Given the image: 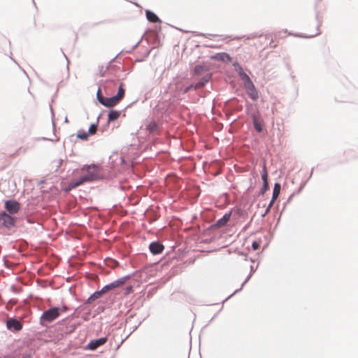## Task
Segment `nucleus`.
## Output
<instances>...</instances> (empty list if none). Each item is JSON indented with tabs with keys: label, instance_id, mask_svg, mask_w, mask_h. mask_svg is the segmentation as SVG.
<instances>
[{
	"label": "nucleus",
	"instance_id": "50",
	"mask_svg": "<svg viewBox=\"0 0 358 358\" xmlns=\"http://www.w3.org/2000/svg\"><path fill=\"white\" fill-rule=\"evenodd\" d=\"M64 122H68V119H67V117H65Z\"/></svg>",
	"mask_w": 358,
	"mask_h": 358
},
{
	"label": "nucleus",
	"instance_id": "22",
	"mask_svg": "<svg viewBox=\"0 0 358 358\" xmlns=\"http://www.w3.org/2000/svg\"><path fill=\"white\" fill-rule=\"evenodd\" d=\"M90 135V134L87 131L81 129L78 131L76 136L78 139L87 141Z\"/></svg>",
	"mask_w": 358,
	"mask_h": 358
},
{
	"label": "nucleus",
	"instance_id": "11",
	"mask_svg": "<svg viewBox=\"0 0 358 358\" xmlns=\"http://www.w3.org/2000/svg\"><path fill=\"white\" fill-rule=\"evenodd\" d=\"M149 250L152 255H157L161 254L163 252L164 250V246L161 242L158 241H152L149 245Z\"/></svg>",
	"mask_w": 358,
	"mask_h": 358
},
{
	"label": "nucleus",
	"instance_id": "54",
	"mask_svg": "<svg viewBox=\"0 0 358 358\" xmlns=\"http://www.w3.org/2000/svg\"><path fill=\"white\" fill-rule=\"evenodd\" d=\"M135 5L138 7L139 6V5L137 3H135Z\"/></svg>",
	"mask_w": 358,
	"mask_h": 358
},
{
	"label": "nucleus",
	"instance_id": "14",
	"mask_svg": "<svg viewBox=\"0 0 358 358\" xmlns=\"http://www.w3.org/2000/svg\"><path fill=\"white\" fill-rule=\"evenodd\" d=\"M120 99L115 94L113 96L106 97L103 106L107 108H113L116 106L120 101Z\"/></svg>",
	"mask_w": 358,
	"mask_h": 358
},
{
	"label": "nucleus",
	"instance_id": "36",
	"mask_svg": "<svg viewBox=\"0 0 358 358\" xmlns=\"http://www.w3.org/2000/svg\"><path fill=\"white\" fill-rule=\"evenodd\" d=\"M141 41V39L140 41H138V42H136L134 45H133L130 50H126V52L129 53L131 51H133L139 45Z\"/></svg>",
	"mask_w": 358,
	"mask_h": 358
},
{
	"label": "nucleus",
	"instance_id": "52",
	"mask_svg": "<svg viewBox=\"0 0 358 358\" xmlns=\"http://www.w3.org/2000/svg\"><path fill=\"white\" fill-rule=\"evenodd\" d=\"M10 59H12L13 61H14L15 62V61L14 60V59L11 56H10Z\"/></svg>",
	"mask_w": 358,
	"mask_h": 358
},
{
	"label": "nucleus",
	"instance_id": "40",
	"mask_svg": "<svg viewBox=\"0 0 358 358\" xmlns=\"http://www.w3.org/2000/svg\"><path fill=\"white\" fill-rule=\"evenodd\" d=\"M243 287L241 286L240 289H238L236 290H235L234 292V293L232 294H231L229 296H227V298L225 299V301H227L228 299H229V297H231V296H233L234 294H236L237 292H238L239 291H241Z\"/></svg>",
	"mask_w": 358,
	"mask_h": 358
},
{
	"label": "nucleus",
	"instance_id": "33",
	"mask_svg": "<svg viewBox=\"0 0 358 358\" xmlns=\"http://www.w3.org/2000/svg\"><path fill=\"white\" fill-rule=\"evenodd\" d=\"M255 270L253 268V266H250V274L248 275V277L246 278V279L245 280V281L242 283V287H243L248 282V280H250V278H251V276L252 275V273H254Z\"/></svg>",
	"mask_w": 358,
	"mask_h": 358
},
{
	"label": "nucleus",
	"instance_id": "35",
	"mask_svg": "<svg viewBox=\"0 0 358 358\" xmlns=\"http://www.w3.org/2000/svg\"><path fill=\"white\" fill-rule=\"evenodd\" d=\"M260 247V243L257 241H255L252 242V248L254 250H257Z\"/></svg>",
	"mask_w": 358,
	"mask_h": 358
},
{
	"label": "nucleus",
	"instance_id": "2",
	"mask_svg": "<svg viewBox=\"0 0 358 358\" xmlns=\"http://www.w3.org/2000/svg\"><path fill=\"white\" fill-rule=\"evenodd\" d=\"M60 315V309L57 306H52L45 310L40 317V324L46 327L48 323L53 322Z\"/></svg>",
	"mask_w": 358,
	"mask_h": 358
},
{
	"label": "nucleus",
	"instance_id": "29",
	"mask_svg": "<svg viewBox=\"0 0 358 358\" xmlns=\"http://www.w3.org/2000/svg\"><path fill=\"white\" fill-rule=\"evenodd\" d=\"M320 22H319L317 25V27H316V33L314 34H311V35H309V36H300V35H297L298 36H301V37H303V38H313V37H315V36H317L318 35H320L321 34L320 31Z\"/></svg>",
	"mask_w": 358,
	"mask_h": 358
},
{
	"label": "nucleus",
	"instance_id": "23",
	"mask_svg": "<svg viewBox=\"0 0 358 358\" xmlns=\"http://www.w3.org/2000/svg\"><path fill=\"white\" fill-rule=\"evenodd\" d=\"M229 212H231V215L234 214L238 217H244L246 214V213L243 210H242L241 208H231Z\"/></svg>",
	"mask_w": 358,
	"mask_h": 358
},
{
	"label": "nucleus",
	"instance_id": "46",
	"mask_svg": "<svg viewBox=\"0 0 358 358\" xmlns=\"http://www.w3.org/2000/svg\"><path fill=\"white\" fill-rule=\"evenodd\" d=\"M313 170H314V168H312L311 169V171L310 172V176H309V178H310L313 176Z\"/></svg>",
	"mask_w": 358,
	"mask_h": 358
},
{
	"label": "nucleus",
	"instance_id": "24",
	"mask_svg": "<svg viewBox=\"0 0 358 358\" xmlns=\"http://www.w3.org/2000/svg\"><path fill=\"white\" fill-rule=\"evenodd\" d=\"M125 94V90L123 87V84L121 83H120L118 88H117V92L116 93V95L118 96L120 100H122Z\"/></svg>",
	"mask_w": 358,
	"mask_h": 358
},
{
	"label": "nucleus",
	"instance_id": "34",
	"mask_svg": "<svg viewBox=\"0 0 358 358\" xmlns=\"http://www.w3.org/2000/svg\"><path fill=\"white\" fill-rule=\"evenodd\" d=\"M85 179V178H84L83 176H80L79 178L76 179L78 185L80 186L86 182Z\"/></svg>",
	"mask_w": 358,
	"mask_h": 358
},
{
	"label": "nucleus",
	"instance_id": "7",
	"mask_svg": "<svg viewBox=\"0 0 358 358\" xmlns=\"http://www.w3.org/2000/svg\"><path fill=\"white\" fill-rule=\"evenodd\" d=\"M250 117L252 119V122L254 129L258 133H262L264 131V124L263 119L262 118L259 112H257V113H252L250 115Z\"/></svg>",
	"mask_w": 358,
	"mask_h": 358
},
{
	"label": "nucleus",
	"instance_id": "31",
	"mask_svg": "<svg viewBox=\"0 0 358 358\" xmlns=\"http://www.w3.org/2000/svg\"><path fill=\"white\" fill-rule=\"evenodd\" d=\"M193 34L195 36H203V37H205V38H210V37H212V36H217V35H215V34H204V33H201V32H198V31H193Z\"/></svg>",
	"mask_w": 358,
	"mask_h": 358
},
{
	"label": "nucleus",
	"instance_id": "18",
	"mask_svg": "<svg viewBox=\"0 0 358 358\" xmlns=\"http://www.w3.org/2000/svg\"><path fill=\"white\" fill-rule=\"evenodd\" d=\"M145 16L147 20L152 23L161 22L159 17L152 10H146Z\"/></svg>",
	"mask_w": 358,
	"mask_h": 358
},
{
	"label": "nucleus",
	"instance_id": "47",
	"mask_svg": "<svg viewBox=\"0 0 358 358\" xmlns=\"http://www.w3.org/2000/svg\"><path fill=\"white\" fill-rule=\"evenodd\" d=\"M41 140H43V141H52V139H50V138H45V137L41 138Z\"/></svg>",
	"mask_w": 358,
	"mask_h": 358
},
{
	"label": "nucleus",
	"instance_id": "48",
	"mask_svg": "<svg viewBox=\"0 0 358 358\" xmlns=\"http://www.w3.org/2000/svg\"><path fill=\"white\" fill-rule=\"evenodd\" d=\"M66 310H67L66 306H64L62 307V310H63L64 312H65V311H66Z\"/></svg>",
	"mask_w": 358,
	"mask_h": 358
},
{
	"label": "nucleus",
	"instance_id": "20",
	"mask_svg": "<svg viewBox=\"0 0 358 358\" xmlns=\"http://www.w3.org/2000/svg\"><path fill=\"white\" fill-rule=\"evenodd\" d=\"M146 129L150 134H155L159 130V124L156 121H151L146 125Z\"/></svg>",
	"mask_w": 358,
	"mask_h": 358
},
{
	"label": "nucleus",
	"instance_id": "27",
	"mask_svg": "<svg viewBox=\"0 0 358 358\" xmlns=\"http://www.w3.org/2000/svg\"><path fill=\"white\" fill-rule=\"evenodd\" d=\"M191 90H197L196 86L195 85V83H192L181 90H182V94H185Z\"/></svg>",
	"mask_w": 358,
	"mask_h": 358
},
{
	"label": "nucleus",
	"instance_id": "5",
	"mask_svg": "<svg viewBox=\"0 0 358 358\" xmlns=\"http://www.w3.org/2000/svg\"><path fill=\"white\" fill-rule=\"evenodd\" d=\"M6 326L8 330L12 332H18L22 330L23 327L22 322L15 317H8L6 321Z\"/></svg>",
	"mask_w": 358,
	"mask_h": 358
},
{
	"label": "nucleus",
	"instance_id": "30",
	"mask_svg": "<svg viewBox=\"0 0 358 358\" xmlns=\"http://www.w3.org/2000/svg\"><path fill=\"white\" fill-rule=\"evenodd\" d=\"M98 127V123H92L90 124V127H89V129L87 131V132L90 134V135H93L95 134L96 132V129Z\"/></svg>",
	"mask_w": 358,
	"mask_h": 358
},
{
	"label": "nucleus",
	"instance_id": "25",
	"mask_svg": "<svg viewBox=\"0 0 358 358\" xmlns=\"http://www.w3.org/2000/svg\"><path fill=\"white\" fill-rule=\"evenodd\" d=\"M105 96H103L102 93H101V88L99 87L96 92V99L97 101H99V103L101 105H103V102H104V100H105Z\"/></svg>",
	"mask_w": 358,
	"mask_h": 358
},
{
	"label": "nucleus",
	"instance_id": "12",
	"mask_svg": "<svg viewBox=\"0 0 358 358\" xmlns=\"http://www.w3.org/2000/svg\"><path fill=\"white\" fill-rule=\"evenodd\" d=\"M231 216V212L226 213L221 218L217 220L215 224L212 225L213 228H220L227 225Z\"/></svg>",
	"mask_w": 358,
	"mask_h": 358
},
{
	"label": "nucleus",
	"instance_id": "43",
	"mask_svg": "<svg viewBox=\"0 0 358 358\" xmlns=\"http://www.w3.org/2000/svg\"><path fill=\"white\" fill-rule=\"evenodd\" d=\"M31 357H32V356L31 354H25V355H23L21 358H31Z\"/></svg>",
	"mask_w": 358,
	"mask_h": 358
},
{
	"label": "nucleus",
	"instance_id": "39",
	"mask_svg": "<svg viewBox=\"0 0 358 358\" xmlns=\"http://www.w3.org/2000/svg\"><path fill=\"white\" fill-rule=\"evenodd\" d=\"M243 287L241 286L240 289H238L236 290H235L234 292V293L232 294H231L229 296H227V298L225 299V301H227L228 299H229V297H231V296H233L234 294H236L237 292H238L239 291H241Z\"/></svg>",
	"mask_w": 358,
	"mask_h": 358
},
{
	"label": "nucleus",
	"instance_id": "32",
	"mask_svg": "<svg viewBox=\"0 0 358 358\" xmlns=\"http://www.w3.org/2000/svg\"><path fill=\"white\" fill-rule=\"evenodd\" d=\"M62 162H63V159H59L54 160L52 164V166L54 167H55V170H57L62 164Z\"/></svg>",
	"mask_w": 358,
	"mask_h": 358
},
{
	"label": "nucleus",
	"instance_id": "17",
	"mask_svg": "<svg viewBox=\"0 0 358 358\" xmlns=\"http://www.w3.org/2000/svg\"><path fill=\"white\" fill-rule=\"evenodd\" d=\"M121 111L117 110L114 109H110L108 114V122L107 124H108L110 122H114L117 120L121 115Z\"/></svg>",
	"mask_w": 358,
	"mask_h": 358
},
{
	"label": "nucleus",
	"instance_id": "6",
	"mask_svg": "<svg viewBox=\"0 0 358 358\" xmlns=\"http://www.w3.org/2000/svg\"><path fill=\"white\" fill-rule=\"evenodd\" d=\"M4 208L8 214L14 215L18 213L20 209V203L15 199L6 200L4 203Z\"/></svg>",
	"mask_w": 358,
	"mask_h": 358
},
{
	"label": "nucleus",
	"instance_id": "3",
	"mask_svg": "<svg viewBox=\"0 0 358 358\" xmlns=\"http://www.w3.org/2000/svg\"><path fill=\"white\" fill-rule=\"evenodd\" d=\"M17 218L11 214L5 211L0 213V224L5 228L10 229L15 226Z\"/></svg>",
	"mask_w": 358,
	"mask_h": 358
},
{
	"label": "nucleus",
	"instance_id": "1",
	"mask_svg": "<svg viewBox=\"0 0 358 358\" xmlns=\"http://www.w3.org/2000/svg\"><path fill=\"white\" fill-rule=\"evenodd\" d=\"M81 171L85 172L83 176L85 178L86 182H93L101 178L99 167L95 164H85L82 166Z\"/></svg>",
	"mask_w": 358,
	"mask_h": 358
},
{
	"label": "nucleus",
	"instance_id": "19",
	"mask_svg": "<svg viewBox=\"0 0 358 358\" xmlns=\"http://www.w3.org/2000/svg\"><path fill=\"white\" fill-rule=\"evenodd\" d=\"M207 73H209L208 69L204 65L196 64L194 68V74L195 76H200Z\"/></svg>",
	"mask_w": 358,
	"mask_h": 358
},
{
	"label": "nucleus",
	"instance_id": "10",
	"mask_svg": "<svg viewBox=\"0 0 358 358\" xmlns=\"http://www.w3.org/2000/svg\"><path fill=\"white\" fill-rule=\"evenodd\" d=\"M281 190V185L279 182H275L274 184L273 189V194L272 198L270 199V202L268 203V206L267 208L266 209L264 213L262 215V216H265L270 210L271 206H273V203L275 202V199L279 196Z\"/></svg>",
	"mask_w": 358,
	"mask_h": 358
},
{
	"label": "nucleus",
	"instance_id": "4",
	"mask_svg": "<svg viewBox=\"0 0 358 358\" xmlns=\"http://www.w3.org/2000/svg\"><path fill=\"white\" fill-rule=\"evenodd\" d=\"M243 87L248 96L253 101H257L259 98V94L251 78H248L243 82Z\"/></svg>",
	"mask_w": 358,
	"mask_h": 358
},
{
	"label": "nucleus",
	"instance_id": "9",
	"mask_svg": "<svg viewBox=\"0 0 358 358\" xmlns=\"http://www.w3.org/2000/svg\"><path fill=\"white\" fill-rule=\"evenodd\" d=\"M107 336L91 340L85 347V349L92 351L96 350L98 348L103 345L107 342Z\"/></svg>",
	"mask_w": 358,
	"mask_h": 358
},
{
	"label": "nucleus",
	"instance_id": "38",
	"mask_svg": "<svg viewBox=\"0 0 358 358\" xmlns=\"http://www.w3.org/2000/svg\"><path fill=\"white\" fill-rule=\"evenodd\" d=\"M243 287L241 286L240 289H238L236 290H235L234 292V293L232 294H231L229 296H227V298L225 299V301H227L228 299H229V297H231V296H233L234 294H236L237 292H238L239 291H241Z\"/></svg>",
	"mask_w": 358,
	"mask_h": 358
},
{
	"label": "nucleus",
	"instance_id": "45",
	"mask_svg": "<svg viewBox=\"0 0 358 358\" xmlns=\"http://www.w3.org/2000/svg\"><path fill=\"white\" fill-rule=\"evenodd\" d=\"M127 292H130L133 290V287L131 286H129L127 287Z\"/></svg>",
	"mask_w": 358,
	"mask_h": 358
},
{
	"label": "nucleus",
	"instance_id": "37",
	"mask_svg": "<svg viewBox=\"0 0 358 358\" xmlns=\"http://www.w3.org/2000/svg\"><path fill=\"white\" fill-rule=\"evenodd\" d=\"M73 189H74V187H73L71 182H70L67 186L65 187V192H70L71 190H72Z\"/></svg>",
	"mask_w": 358,
	"mask_h": 358
},
{
	"label": "nucleus",
	"instance_id": "15",
	"mask_svg": "<svg viewBox=\"0 0 358 358\" xmlns=\"http://www.w3.org/2000/svg\"><path fill=\"white\" fill-rule=\"evenodd\" d=\"M233 66L243 82L250 78V76L243 71L242 66L238 62H234Z\"/></svg>",
	"mask_w": 358,
	"mask_h": 358
},
{
	"label": "nucleus",
	"instance_id": "26",
	"mask_svg": "<svg viewBox=\"0 0 358 358\" xmlns=\"http://www.w3.org/2000/svg\"><path fill=\"white\" fill-rule=\"evenodd\" d=\"M262 179L264 182H268V172L266 167V165H264L263 169H262Z\"/></svg>",
	"mask_w": 358,
	"mask_h": 358
},
{
	"label": "nucleus",
	"instance_id": "44",
	"mask_svg": "<svg viewBox=\"0 0 358 358\" xmlns=\"http://www.w3.org/2000/svg\"><path fill=\"white\" fill-rule=\"evenodd\" d=\"M305 186V183L304 184H302L301 185V187H299V190H298V193H300L301 191L302 190V189Z\"/></svg>",
	"mask_w": 358,
	"mask_h": 358
},
{
	"label": "nucleus",
	"instance_id": "49",
	"mask_svg": "<svg viewBox=\"0 0 358 358\" xmlns=\"http://www.w3.org/2000/svg\"><path fill=\"white\" fill-rule=\"evenodd\" d=\"M142 61H143V59H137L136 60V62H142Z\"/></svg>",
	"mask_w": 358,
	"mask_h": 358
},
{
	"label": "nucleus",
	"instance_id": "13",
	"mask_svg": "<svg viewBox=\"0 0 358 358\" xmlns=\"http://www.w3.org/2000/svg\"><path fill=\"white\" fill-rule=\"evenodd\" d=\"M130 278V275H127L120 278L117 279L116 280L108 284L111 289V291L115 290V289L122 287L125 284L127 280Z\"/></svg>",
	"mask_w": 358,
	"mask_h": 358
},
{
	"label": "nucleus",
	"instance_id": "28",
	"mask_svg": "<svg viewBox=\"0 0 358 358\" xmlns=\"http://www.w3.org/2000/svg\"><path fill=\"white\" fill-rule=\"evenodd\" d=\"M269 189L268 182H264L259 192V195H264Z\"/></svg>",
	"mask_w": 358,
	"mask_h": 358
},
{
	"label": "nucleus",
	"instance_id": "53",
	"mask_svg": "<svg viewBox=\"0 0 358 358\" xmlns=\"http://www.w3.org/2000/svg\"><path fill=\"white\" fill-rule=\"evenodd\" d=\"M44 182H45V181H44V180H41V181L40 182V183H41V184H43Z\"/></svg>",
	"mask_w": 358,
	"mask_h": 358
},
{
	"label": "nucleus",
	"instance_id": "41",
	"mask_svg": "<svg viewBox=\"0 0 358 358\" xmlns=\"http://www.w3.org/2000/svg\"><path fill=\"white\" fill-rule=\"evenodd\" d=\"M115 84V81L113 80H109L106 83V87H110L112 85H114Z\"/></svg>",
	"mask_w": 358,
	"mask_h": 358
},
{
	"label": "nucleus",
	"instance_id": "51",
	"mask_svg": "<svg viewBox=\"0 0 358 358\" xmlns=\"http://www.w3.org/2000/svg\"><path fill=\"white\" fill-rule=\"evenodd\" d=\"M63 55H64V57H65V59H67L68 58H67L66 55L64 53H63Z\"/></svg>",
	"mask_w": 358,
	"mask_h": 358
},
{
	"label": "nucleus",
	"instance_id": "21",
	"mask_svg": "<svg viewBox=\"0 0 358 358\" xmlns=\"http://www.w3.org/2000/svg\"><path fill=\"white\" fill-rule=\"evenodd\" d=\"M215 58L218 60H222V61H225V60L231 61V56L227 52L217 53L215 55Z\"/></svg>",
	"mask_w": 358,
	"mask_h": 358
},
{
	"label": "nucleus",
	"instance_id": "8",
	"mask_svg": "<svg viewBox=\"0 0 358 358\" xmlns=\"http://www.w3.org/2000/svg\"><path fill=\"white\" fill-rule=\"evenodd\" d=\"M111 289L108 285L103 286L100 290L95 291L85 301V304H90L95 300L101 297V296L106 293L110 292Z\"/></svg>",
	"mask_w": 358,
	"mask_h": 358
},
{
	"label": "nucleus",
	"instance_id": "16",
	"mask_svg": "<svg viewBox=\"0 0 358 358\" xmlns=\"http://www.w3.org/2000/svg\"><path fill=\"white\" fill-rule=\"evenodd\" d=\"M212 74L210 73H206L203 77H201L195 85L196 86V89H201L211 79Z\"/></svg>",
	"mask_w": 358,
	"mask_h": 358
},
{
	"label": "nucleus",
	"instance_id": "55",
	"mask_svg": "<svg viewBox=\"0 0 358 358\" xmlns=\"http://www.w3.org/2000/svg\"><path fill=\"white\" fill-rule=\"evenodd\" d=\"M0 358H1V357H0Z\"/></svg>",
	"mask_w": 358,
	"mask_h": 358
},
{
	"label": "nucleus",
	"instance_id": "42",
	"mask_svg": "<svg viewBox=\"0 0 358 358\" xmlns=\"http://www.w3.org/2000/svg\"><path fill=\"white\" fill-rule=\"evenodd\" d=\"M71 182L73 187H74V188L78 187L76 180L71 181Z\"/></svg>",
	"mask_w": 358,
	"mask_h": 358
}]
</instances>
